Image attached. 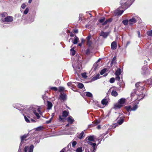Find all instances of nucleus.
<instances>
[{
    "mask_svg": "<svg viewBox=\"0 0 152 152\" xmlns=\"http://www.w3.org/2000/svg\"><path fill=\"white\" fill-rule=\"evenodd\" d=\"M133 2L132 0H121L120 1L121 8L126 10L132 4Z\"/></svg>",
    "mask_w": 152,
    "mask_h": 152,
    "instance_id": "obj_1",
    "label": "nucleus"
},
{
    "mask_svg": "<svg viewBox=\"0 0 152 152\" xmlns=\"http://www.w3.org/2000/svg\"><path fill=\"white\" fill-rule=\"evenodd\" d=\"M126 101V100L125 99L121 98L119 101H118V103L114 105V108L116 109H120L125 104Z\"/></svg>",
    "mask_w": 152,
    "mask_h": 152,
    "instance_id": "obj_2",
    "label": "nucleus"
},
{
    "mask_svg": "<svg viewBox=\"0 0 152 152\" xmlns=\"http://www.w3.org/2000/svg\"><path fill=\"white\" fill-rule=\"evenodd\" d=\"M69 114V111L68 110H64L62 112V115L61 116L60 115H59L58 120L60 121H63L64 118H62L61 117H64L65 118L67 116H68Z\"/></svg>",
    "mask_w": 152,
    "mask_h": 152,
    "instance_id": "obj_3",
    "label": "nucleus"
},
{
    "mask_svg": "<svg viewBox=\"0 0 152 152\" xmlns=\"http://www.w3.org/2000/svg\"><path fill=\"white\" fill-rule=\"evenodd\" d=\"M135 86L136 88V89L137 90L142 91L144 89V86L142 83L140 82L137 83H136Z\"/></svg>",
    "mask_w": 152,
    "mask_h": 152,
    "instance_id": "obj_4",
    "label": "nucleus"
},
{
    "mask_svg": "<svg viewBox=\"0 0 152 152\" xmlns=\"http://www.w3.org/2000/svg\"><path fill=\"white\" fill-rule=\"evenodd\" d=\"M137 107L138 106L137 105H135L132 107H131V106H129L125 107V108L128 112L131 111H135Z\"/></svg>",
    "mask_w": 152,
    "mask_h": 152,
    "instance_id": "obj_5",
    "label": "nucleus"
},
{
    "mask_svg": "<svg viewBox=\"0 0 152 152\" xmlns=\"http://www.w3.org/2000/svg\"><path fill=\"white\" fill-rule=\"evenodd\" d=\"M123 114H121L117 118L116 120L117 121V123L119 125H121L124 122V118L123 117Z\"/></svg>",
    "mask_w": 152,
    "mask_h": 152,
    "instance_id": "obj_6",
    "label": "nucleus"
},
{
    "mask_svg": "<svg viewBox=\"0 0 152 152\" xmlns=\"http://www.w3.org/2000/svg\"><path fill=\"white\" fill-rule=\"evenodd\" d=\"M13 18L12 16H8L5 18L4 20H3L4 22H12L13 20Z\"/></svg>",
    "mask_w": 152,
    "mask_h": 152,
    "instance_id": "obj_7",
    "label": "nucleus"
},
{
    "mask_svg": "<svg viewBox=\"0 0 152 152\" xmlns=\"http://www.w3.org/2000/svg\"><path fill=\"white\" fill-rule=\"evenodd\" d=\"M117 42L115 41H114L111 44V49L113 50H115L117 47Z\"/></svg>",
    "mask_w": 152,
    "mask_h": 152,
    "instance_id": "obj_8",
    "label": "nucleus"
},
{
    "mask_svg": "<svg viewBox=\"0 0 152 152\" xmlns=\"http://www.w3.org/2000/svg\"><path fill=\"white\" fill-rule=\"evenodd\" d=\"M129 21V24L130 26H132L134 23H135L137 22L136 19L134 17L130 19Z\"/></svg>",
    "mask_w": 152,
    "mask_h": 152,
    "instance_id": "obj_9",
    "label": "nucleus"
},
{
    "mask_svg": "<svg viewBox=\"0 0 152 152\" xmlns=\"http://www.w3.org/2000/svg\"><path fill=\"white\" fill-rule=\"evenodd\" d=\"M99 122L97 121V120L96 121L95 120L92 122V124H90L88 126V127L89 128H90L94 126H95L97 125L98 124H99Z\"/></svg>",
    "mask_w": 152,
    "mask_h": 152,
    "instance_id": "obj_10",
    "label": "nucleus"
},
{
    "mask_svg": "<svg viewBox=\"0 0 152 152\" xmlns=\"http://www.w3.org/2000/svg\"><path fill=\"white\" fill-rule=\"evenodd\" d=\"M67 121L70 124H72L74 121V120L73 118L71 116H69L67 118Z\"/></svg>",
    "mask_w": 152,
    "mask_h": 152,
    "instance_id": "obj_11",
    "label": "nucleus"
},
{
    "mask_svg": "<svg viewBox=\"0 0 152 152\" xmlns=\"http://www.w3.org/2000/svg\"><path fill=\"white\" fill-rule=\"evenodd\" d=\"M109 33L108 32H104L103 31H101L100 34V36H102L104 38H106L108 35Z\"/></svg>",
    "mask_w": 152,
    "mask_h": 152,
    "instance_id": "obj_12",
    "label": "nucleus"
},
{
    "mask_svg": "<svg viewBox=\"0 0 152 152\" xmlns=\"http://www.w3.org/2000/svg\"><path fill=\"white\" fill-rule=\"evenodd\" d=\"M124 10H116L114 12V15L115 16H120L123 12Z\"/></svg>",
    "mask_w": 152,
    "mask_h": 152,
    "instance_id": "obj_13",
    "label": "nucleus"
},
{
    "mask_svg": "<svg viewBox=\"0 0 152 152\" xmlns=\"http://www.w3.org/2000/svg\"><path fill=\"white\" fill-rule=\"evenodd\" d=\"M113 19L111 18L108 19L106 20L105 21H104V22L102 23V25L104 26L106 25L107 23H110L112 21Z\"/></svg>",
    "mask_w": 152,
    "mask_h": 152,
    "instance_id": "obj_14",
    "label": "nucleus"
},
{
    "mask_svg": "<svg viewBox=\"0 0 152 152\" xmlns=\"http://www.w3.org/2000/svg\"><path fill=\"white\" fill-rule=\"evenodd\" d=\"M101 103L103 105H107L108 104V100L105 98L103 99L102 100Z\"/></svg>",
    "mask_w": 152,
    "mask_h": 152,
    "instance_id": "obj_15",
    "label": "nucleus"
},
{
    "mask_svg": "<svg viewBox=\"0 0 152 152\" xmlns=\"http://www.w3.org/2000/svg\"><path fill=\"white\" fill-rule=\"evenodd\" d=\"M116 63V58L115 56L113 57L111 62L110 65L112 66L113 64H115Z\"/></svg>",
    "mask_w": 152,
    "mask_h": 152,
    "instance_id": "obj_16",
    "label": "nucleus"
},
{
    "mask_svg": "<svg viewBox=\"0 0 152 152\" xmlns=\"http://www.w3.org/2000/svg\"><path fill=\"white\" fill-rule=\"evenodd\" d=\"M47 109L48 110L50 109L53 106L52 103L48 101H47Z\"/></svg>",
    "mask_w": 152,
    "mask_h": 152,
    "instance_id": "obj_17",
    "label": "nucleus"
},
{
    "mask_svg": "<svg viewBox=\"0 0 152 152\" xmlns=\"http://www.w3.org/2000/svg\"><path fill=\"white\" fill-rule=\"evenodd\" d=\"M121 72V69L119 68L116 70L115 74L116 75H120Z\"/></svg>",
    "mask_w": 152,
    "mask_h": 152,
    "instance_id": "obj_18",
    "label": "nucleus"
},
{
    "mask_svg": "<svg viewBox=\"0 0 152 152\" xmlns=\"http://www.w3.org/2000/svg\"><path fill=\"white\" fill-rule=\"evenodd\" d=\"M118 93L115 90H113L111 92V95L112 96L116 97L118 95Z\"/></svg>",
    "mask_w": 152,
    "mask_h": 152,
    "instance_id": "obj_19",
    "label": "nucleus"
},
{
    "mask_svg": "<svg viewBox=\"0 0 152 152\" xmlns=\"http://www.w3.org/2000/svg\"><path fill=\"white\" fill-rule=\"evenodd\" d=\"M85 136L84 133L83 132H82L79 134L78 137L79 139H81L83 138Z\"/></svg>",
    "mask_w": 152,
    "mask_h": 152,
    "instance_id": "obj_20",
    "label": "nucleus"
},
{
    "mask_svg": "<svg viewBox=\"0 0 152 152\" xmlns=\"http://www.w3.org/2000/svg\"><path fill=\"white\" fill-rule=\"evenodd\" d=\"M86 139H87V140L89 141H94V136H88L86 138Z\"/></svg>",
    "mask_w": 152,
    "mask_h": 152,
    "instance_id": "obj_21",
    "label": "nucleus"
},
{
    "mask_svg": "<svg viewBox=\"0 0 152 152\" xmlns=\"http://www.w3.org/2000/svg\"><path fill=\"white\" fill-rule=\"evenodd\" d=\"M99 74H97L94 77L92 78V81H94L95 80H96L97 79H98L99 77Z\"/></svg>",
    "mask_w": 152,
    "mask_h": 152,
    "instance_id": "obj_22",
    "label": "nucleus"
},
{
    "mask_svg": "<svg viewBox=\"0 0 152 152\" xmlns=\"http://www.w3.org/2000/svg\"><path fill=\"white\" fill-rule=\"evenodd\" d=\"M70 54L72 56H73L75 54L76 51L74 50L73 48H72L70 50Z\"/></svg>",
    "mask_w": 152,
    "mask_h": 152,
    "instance_id": "obj_23",
    "label": "nucleus"
},
{
    "mask_svg": "<svg viewBox=\"0 0 152 152\" xmlns=\"http://www.w3.org/2000/svg\"><path fill=\"white\" fill-rule=\"evenodd\" d=\"M79 40V39L76 36H75V39L73 42V43L74 44H77V43L78 42Z\"/></svg>",
    "mask_w": 152,
    "mask_h": 152,
    "instance_id": "obj_24",
    "label": "nucleus"
},
{
    "mask_svg": "<svg viewBox=\"0 0 152 152\" xmlns=\"http://www.w3.org/2000/svg\"><path fill=\"white\" fill-rule=\"evenodd\" d=\"M60 97L61 99L64 100L66 99V95L65 94H62L60 95Z\"/></svg>",
    "mask_w": 152,
    "mask_h": 152,
    "instance_id": "obj_25",
    "label": "nucleus"
},
{
    "mask_svg": "<svg viewBox=\"0 0 152 152\" xmlns=\"http://www.w3.org/2000/svg\"><path fill=\"white\" fill-rule=\"evenodd\" d=\"M34 148V146L33 145H31L28 149V152H33Z\"/></svg>",
    "mask_w": 152,
    "mask_h": 152,
    "instance_id": "obj_26",
    "label": "nucleus"
},
{
    "mask_svg": "<svg viewBox=\"0 0 152 152\" xmlns=\"http://www.w3.org/2000/svg\"><path fill=\"white\" fill-rule=\"evenodd\" d=\"M129 21L128 19H125L123 20L122 21V23L124 25L126 26L128 24Z\"/></svg>",
    "mask_w": 152,
    "mask_h": 152,
    "instance_id": "obj_27",
    "label": "nucleus"
},
{
    "mask_svg": "<svg viewBox=\"0 0 152 152\" xmlns=\"http://www.w3.org/2000/svg\"><path fill=\"white\" fill-rule=\"evenodd\" d=\"M77 87L78 88L81 89L84 87V86L83 83H79L77 86Z\"/></svg>",
    "mask_w": 152,
    "mask_h": 152,
    "instance_id": "obj_28",
    "label": "nucleus"
},
{
    "mask_svg": "<svg viewBox=\"0 0 152 152\" xmlns=\"http://www.w3.org/2000/svg\"><path fill=\"white\" fill-rule=\"evenodd\" d=\"M107 71V69L106 68H104L100 72V74L101 75H103L106 71Z\"/></svg>",
    "mask_w": 152,
    "mask_h": 152,
    "instance_id": "obj_29",
    "label": "nucleus"
},
{
    "mask_svg": "<svg viewBox=\"0 0 152 152\" xmlns=\"http://www.w3.org/2000/svg\"><path fill=\"white\" fill-rule=\"evenodd\" d=\"M24 117L25 120L26 122H27V123H28L30 122V120L28 118H30L29 116H28V117H27L26 116H24Z\"/></svg>",
    "mask_w": 152,
    "mask_h": 152,
    "instance_id": "obj_30",
    "label": "nucleus"
},
{
    "mask_svg": "<svg viewBox=\"0 0 152 152\" xmlns=\"http://www.w3.org/2000/svg\"><path fill=\"white\" fill-rule=\"evenodd\" d=\"M98 66V64H94L93 66V67L94 70L96 71V69H97Z\"/></svg>",
    "mask_w": 152,
    "mask_h": 152,
    "instance_id": "obj_31",
    "label": "nucleus"
},
{
    "mask_svg": "<svg viewBox=\"0 0 152 152\" xmlns=\"http://www.w3.org/2000/svg\"><path fill=\"white\" fill-rule=\"evenodd\" d=\"M76 152H82V148L81 147H78L76 150Z\"/></svg>",
    "mask_w": 152,
    "mask_h": 152,
    "instance_id": "obj_32",
    "label": "nucleus"
},
{
    "mask_svg": "<svg viewBox=\"0 0 152 152\" xmlns=\"http://www.w3.org/2000/svg\"><path fill=\"white\" fill-rule=\"evenodd\" d=\"M86 96L89 97H91L92 96V95L91 93L87 92H86Z\"/></svg>",
    "mask_w": 152,
    "mask_h": 152,
    "instance_id": "obj_33",
    "label": "nucleus"
},
{
    "mask_svg": "<svg viewBox=\"0 0 152 152\" xmlns=\"http://www.w3.org/2000/svg\"><path fill=\"white\" fill-rule=\"evenodd\" d=\"M7 15L6 12H4L3 13L0 14V16L1 17H4Z\"/></svg>",
    "mask_w": 152,
    "mask_h": 152,
    "instance_id": "obj_34",
    "label": "nucleus"
},
{
    "mask_svg": "<svg viewBox=\"0 0 152 152\" xmlns=\"http://www.w3.org/2000/svg\"><path fill=\"white\" fill-rule=\"evenodd\" d=\"M105 20V17H102V19H99L98 21L99 22V23H103Z\"/></svg>",
    "mask_w": 152,
    "mask_h": 152,
    "instance_id": "obj_35",
    "label": "nucleus"
},
{
    "mask_svg": "<svg viewBox=\"0 0 152 152\" xmlns=\"http://www.w3.org/2000/svg\"><path fill=\"white\" fill-rule=\"evenodd\" d=\"M44 127L42 126H39L36 129V130L37 131H39L41 130Z\"/></svg>",
    "mask_w": 152,
    "mask_h": 152,
    "instance_id": "obj_36",
    "label": "nucleus"
},
{
    "mask_svg": "<svg viewBox=\"0 0 152 152\" xmlns=\"http://www.w3.org/2000/svg\"><path fill=\"white\" fill-rule=\"evenodd\" d=\"M92 44V42L91 41L89 40L87 41V44L88 45L89 47H91Z\"/></svg>",
    "mask_w": 152,
    "mask_h": 152,
    "instance_id": "obj_37",
    "label": "nucleus"
},
{
    "mask_svg": "<svg viewBox=\"0 0 152 152\" xmlns=\"http://www.w3.org/2000/svg\"><path fill=\"white\" fill-rule=\"evenodd\" d=\"M147 35L150 36H152V30L148 31L147 32Z\"/></svg>",
    "mask_w": 152,
    "mask_h": 152,
    "instance_id": "obj_38",
    "label": "nucleus"
},
{
    "mask_svg": "<svg viewBox=\"0 0 152 152\" xmlns=\"http://www.w3.org/2000/svg\"><path fill=\"white\" fill-rule=\"evenodd\" d=\"M33 112L35 114V115H36V116H37V118L38 119H39L40 118V117L39 113H36L35 111H33Z\"/></svg>",
    "mask_w": 152,
    "mask_h": 152,
    "instance_id": "obj_39",
    "label": "nucleus"
},
{
    "mask_svg": "<svg viewBox=\"0 0 152 152\" xmlns=\"http://www.w3.org/2000/svg\"><path fill=\"white\" fill-rule=\"evenodd\" d=\"M115 79L114 77L111 78L109 80V81L111 83H113L115 82Z\"/></svg>",
    "mask_w": 152,
    "mask_h": 152,
    "instance_id": "obj_40",
    "label": "nucleus"
},
{
    "mask_svg": "<svg viewBox=\"0 0 152 152\" xmlns=\"http://www.w3.org/2000/svg\"><path fill=\"white\" fill-rule=\"evenodd\" d=\"M29 11V9L27 7L26 8V9H25V11H24L23 12V14L25 15L27 14L28 13V12Z\"/></svg>",
    "mask_w": 152,
    "mask_h": 152,
    "instance_id": "obj_41",
    "label": "nucleus"
},
{
    "mask_svg": "<svg viewBox=\"0 0 152 152\" xmlns=\"http://www.w3.org/2000/svg\"><path fill=\"white\" fill-rule=\"evenodd\" d=\"M27 137V136L26 135L24 134L23 135L21 138V141H23L24 139L26 138Z\"/></svg>",
    "mask_w": 152,
    "mask_h": 152,
    "instance_id": "obj_42",
    "label": "nucleus"
},
{
    "mask_svg": "<svg viewBox=\"0 0 152 152\" xmlns=\"http://www.w3.org/2000/svg\"><path fill=\"white\" fill-rule=\"evenodd\" d=\"M50 89L51 90H52L54 91H57L58 90V89H57V88H56V87H51L50 88Z\"/></svg>",
    "mask_w": 152,
    "mask_h": 152,
    "instance_id": "obj_43",
    "label": "nucleus"
},
{
    "mask_svg": "<svg viewBox=\"0 0 152 152\" xmlns=\"http://www.w3.org/2000/svg\"><path fill=\"white\" fill-rule=\"evenodd\" d=\"M53 117H52L49 120L47 121L46 122V123L47 124H49L52 121V119L53 118Z\"/></svg>",
    "mask_w": 152,
    "mask_h": 152,
    "instance_id": "obj_44",
    "label": "nucleus"
},
{
    "mask_svg": "<svg viewBox=\"0 0 152 152\" xmlns=\"http://www.w3.org/2000/svg\"><path fill=\"white\" fill-rule=\"evenodd\" d=\"M64 88L63 87H59V92L63 91L64 90Z\"/></svg>",
    "mask_w": 152,
    "mask_h": 152,
    "instance_id": "obj_45",
    "label": "nucleus"
},
{
    "mask_svg": "<svg viewBox=\"0 0 152 152\" xmlns=\"http://www.w3.org/2000/svg\"><path fill=\"white\" fill-rule=\"evenodd\" d=\"M77 143L76 141H73L72 144V146L73 147H75Z\"/></svg>",
    "mask_w": 152,
    "mask_h": 152,
    "instance_id": "obj_46",
    "label": "nucleus"
},
{
    "mask_svg": "<svg viewBox=\"0 0 152 152\" xmlns=\"http://www.w3.org/2000/svg\"><path fill=\"white\" fill-rule=\"evenodd\" d=\"M90 51L89 49H87L86 52V54H90Z\"/></svg>",
    "mask_w": 152,
    "mask_h": 152,
    "instance_id": "obj_47",
    "label": "nucleus"
},
{
    "mask_svg": "<svg viewBox=\"0 0 152 152\" xmlns=\"http://www.w3.org/2000/svg\"><path fill=\"white\" fill-rule=\"evenodd\" d=\"M28 148V146H25L24 150V152H27Z\"/></svg>",
    "mask_w": 152,
    "mask_h": 152,
    "instance_id": "obj_48",
    "label": "nucleus"
},
{
    "mask_svg": "<svg viewBox=\"0 0 152 152\" xmlns=\"http://www.w3.org/2000/svg\"><path fill=\"white\" fill-rule=\"evenodd\" d=\"M116 77L115 78L116 80L118 81H120V78L119 75H116Z\"/></svg>",
    "mask_w": 152,
    "mask_h": 152,
    "instance_id": "obj_49",
    "label": "nucleus"
},
{
    "mask_svg": "<svg viewBox=\"0 0 152 152\" xmlns=\"http://www.w3.org/2000/svg\"><path fill=\"white\" fill-rule=\"evenodd\" d=\"M26 7V5L25 4V3H23L21 6V7L23 9H24L25 8V7Z\"/></svg>",
    "mask_w": 152,
    "mask_h": 152,
    "instance_id": "obj_50",
    "label": "nucleus"
},
{
    "mask_svg": "<svg viewBox=\"0 0 152 152\" xmlns=\"http://www.w3.org/2000/svg\"><path fill=\"white\" fill-rule=\"evenodd\" d=\"M67 85L69 86H70V87H72V83L71 82H69L67 83Z\"/></svg>",
    "mask_w": 152,
    "mask_h": 152,
    "instance_id": "obj_51",
    "label": "nucleus"
},
{
    "mask_svg": "<svg viewBox=\"0 0 152 152\" xmlns=\"http://www.w3.org/2000/svg\"><path fill=\"white\" fill-rule=\"evenodd\" d=\"M96 145V144L95 143H94L91 145H92V146L93 147V148L94 149V150H95V147Z\"/></svg>",
    "mask_w": 152,
    "mask_h": 152,
    "instance_id": "obj_52",
    "label": "nucleus"
},
{
    "mask_svg": "<svg viewBox=\"0 0 152 152\" xmlns=\"http://www.w3.org/2000/svg\"><path fill=\"white\" fill-rule=\"evenodd\" d=\"M91 38V35H89L87 37H86V39H87V41H89V40H90V39Z\"/></svg>",
    "mask_w": 152,
    "mask_h": 152,
    "instance_id": "obj_53",
    "label": "nucleus"
},
{
    "mask_svg": "<svg viewBox=\"0 0 152 152\" xmlns=\"http://www.w3.org/2000/svg\"><path fill=\"white\" fill-rule=\"evenodd\" d=\"M137 33L138 34V37H140V32L139 31H137Z\"/></svg>",
    "mask_w": 152,
    "mask_h": 152,
    "instance_id": "obj_54",
    "label": "nucleus"
},
{
    "mask_svg": "<svg viewBox=\"0 0 152 152\" xmlns=\"http://www.w3.org/2000/svg\"><path fill=\"white\" fill-rule=\"evenodd\" d=\"M73 32L75 33H78V30L77 29H74L73 30Z\"/></svg>",
    "mask_w": 152,
    "mask_h": 152,
    "instance_id": "obj_55",
    "label": "nucleus"
},
{
    "mask_svg": "<svg viewBox=\"0 0 152 152\" xmlns=\"http://www.w3.org/2000/svg\"><path fill=\"white\" fill-rule=\"evenodd\" d=\"M59 82H60V80H57L55 81V83L57 84V83H58Z\"/></svg>",
    "mask_w": 152,
    "mask_h": 152,
    "instance_id": "obj_56",
    "label": "nucleus"
},
{
    "mask_svg": "<svg viewBox=\"0 0 152 152\" xmlns=\"http://www.w3.org/2000/svg\"><path fill=\"white\" fill-rule=\"evenodd\" d=\"M70 36L71 37H73L74 36V35L73 33L71 32L70 33Z\"/></svg>",
    "mask_w": 152,
    "mask_h": 152,
    "instance_id": "obj_57",
    "label": "nucleus"
},
{
    "mask_svg": "<svg viewBox=\"0 0 152 152\" xmlns=\"http://www.w3.org/2000/svg\"><path fill=\"white\" fill-rule=\"evenodd\" d=\"M65 151V149L64 148L61 150L60 152H64Z\"/></svg>",
    "mask_w": 152,
    "mask_h": 152,
    "instance_id": "obj_58",
    "label": "nucleus"
},
{
    "mask_svg": "<svg viewBox=\"0 0 152 152\" xmlns=\"http://www.w3.org/2000/svg\"><path fill=\"white\" fill-rule=\"evenodd\" d=\"M88 144H89L91 145L93 143L91 142V141H89L88 142Z\"/></svg>",
    "mask_w": 152,
    "mask_h": 152,
    "instance_id": "obj_59",
    "label": "nucleus"
},
{
    "mask_svg": "<svg viewBox=\"0 0 152 152\" xmlns=\"http://www.w3.org/2000/svg\"><path fill=\"white\" fill-rule=\"evenodd\" d=\"M31 121L32 122H36V121L35 120L32 118L31 119Z\"/></svg>",
    "mask_w": 152,
    "mask_h": 152,
    "instance_id": "obj_60",
    "label": "nucleus"
},
{
    "mask_svg": "<svg viewBox=\"0 0 152 152\" xmlns=\"http://www.w3.org/2000/svg\"><path fill=\"white\" fill-rule=\"evenodd\" d=\"M82 45V43H79L78 45L79 46H81Z\"/></svg>",
    "mask_w": 152,
    "mask_h": 152,
    "instance_id": "obj_61",
    "label": "nucleus"
},
{
    "mask_svg": "<svg viewBox=\"0 0 152 152\" xmlns=\"http://www.w3.org/2000/svg\"><path fill=\"white\" fill-rule=\"evenodd\" d=\"M97 128L98 129H100L101 128V127H100V125H99L97 127Z\"/></svg>",
    "mask_w": 152,
    "mask_h": 152,
    "instance_id": "obj_62",
    "label": "nucleus"
},
{
    "mask_svg": "<svg viewBox=\"0 0 152 152\" xmlns=\"http://www.w3.org/2000/svg\"><path fill=\"white\" fill-rule=\"evenodd\" d=\"M130 42L129 41H128L126 43V45H129L130 44Z\"/></svg>",
    "mask_w": 152,
    "mask_h": 152,
    "instance_id": "obj_63",
    "label": "nucleus"
},
{
    "mask_svg": "<svg viewBox=\"0 0 152 152\" xmlns=\"http://www.w3.org/2000/svg\"><path fill=\"white\" fill-rule=\"evenodd\" d=\"M81 43H83V42H84V40L83 39H81Z\"/></svg>",
    "mask_w": 152,
    "mask_h": 152,
    "instance_id": "obj_64",
    "label": "nucleus"
}]
</instances>
